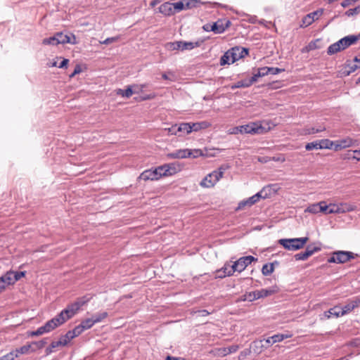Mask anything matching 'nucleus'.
<instances>
[{
    "mask_svg": "<svg viewBox=\"0 0 360 360\" xmlns=\"http://www.w3.org/2000/svg\"><path fill=\"white\" fill-rule=\"evenodd\" d=\"M230 264H225L224 266L217 271L216 272V277L219 278H223L226 276H228V274L226 272H229L230 270Z\"/></svg>",
    "mask_w": 360,
    "mask_h": 360,
    "instance_id": "26",
    "label": "nucleus"
},
{
    "mask_svg": "<svg viewBox=\"0 0 360 360\" xmlns=\"http://www.w3.org/2000/svg\"><path fill=\"white\" fill-rule=\"evenodd\" d=\"M353 141L351 139H345L337 141L335 143V150L345 148L352 146Z\"/></svg>",
    "mask_w": 360,
    "mask_h": 360,
    "instance_id": "22",
    "label": "nucleus"
},
{
    "mask_svg": "<svg viewBox=\"0 0 360 360\" xmlns=\"http://www.w3.org/2000/svg\"><path fill=\"white\" fill-rule=\"evenodd\" d=\"M134 93H135V92H134V90L132 89V86H128L125 90H123L121 89H118L117 94L118 95H121L123 97L129 98L132 96V94Z\"/></svg>",
    "mask_w": 360,
    "mask_h": 360,
    "instance_id": "30",
    "label": "nucleus"
},
{
    "mask_svg": "<svg viewBox=\"0 0 360 360\" xmlns=\"http://www.w3.org/2000/svg\"><path fill=\"white\" fill-rule=\"evenodd\" d=\"M139 178L141 179H143L144 181L147 180H157V177L154 175V174L152 172V169H148L143 172L141 175L139 176Z\"/></svg>",
    "mask_w": 360,
    "mask_h": 360,
    "instance_id": "27",
    "label": "nucleus"
},
{
    "mask_svg": "<svg viewBox=\"0 0 360 360\" xmlns=\"http://www.w3.org/2000/svg\"><path fill=\"white\" fill-rule=\"evenodd\" d=\"M264 341L265 345L262 343V340L254 342L255 347L260 349L259 351H257L258 352H261L263 347L267 348L268 347L274 344L272 343L271 337L268 338L267 339H265Z\"/></svg>",
    "mask_w": 360,
    "mask_h": 360,
    "instance_id": "25",
    "label": "nucleus"
},
{
    "mask_svg": "<svg viewBox=\"0 0 360 360\" xmlns=\"http://www.w3.org/2000/svg\"><path fill=\"white\" fill-rule=\"evenodd\" d=\"M200 0H186L184 1L185 9H191L198 6Z\"/></svg>",
    "mask_w": 360,
    "mask_h": 360,
    "instance_id": "41",
    "label": "nucleus"
},
{
    "mask_svg": "<svg viewBox=\"0 0 360 360\" xmlns=\"http://www.w3.org/2000/svg\"><path fill=\"white\" fill-rule=\"evenodd\" d=\"M46 343L47 342H46V340L44 339V340H41L39 341L33 342L30 345H32V347L34 349H36V350H37V349H42Z\"/></svg>",
    "mask_w": 360,
    "mask_h": 360,
    "instance_id": "48",
    "label": "nucleus"
},
{
    "mask_svg": "<svg viewBox=\"0 0 360 360\" xmlns=\"http://www.w3.org/2000/svg\"><path fill=\"white\" fill-rule=\"evenodd\" d=\"M80 325L82 326L83 329L85 330L91 328L94 325V323L92 319L89 318V319L83 320L81 322Z\"/></svg>",
    "mask_w": 360,
    "mask_h": 360,
    "instance_id": "39",
    "label": "nucleus"
},
{
    "mask_svg": "<svg viewBox=\"0 0 360 360\" xmlns=\"http://www.w3.org/2000/svg\"><path fill=\"white\" fill-rule=\"evenodd\" d=\"M200 46V43L191 42V41H175V42H169L165 45V47L167 50L174 51V50H191L195 47H198Z\"/></svg>",
    "mask_w": 360,
    "mask_h": 360,
    "instance_id": "4",
    "label": "nucleus"
},
{
    "mask_svg": "<svg viewBox=\"0 0 360 360\" xmlns=\"http://www.w3.org/2000/svg\"><path fill=\"white\" fill-rule=\"evenodd\" d=\"M118 40V37H108L107 39H105L104 41H101V43L103 44H110L111 43H113V42H115Z\"/></svg>",
    "mask_w": 360,
    "mask_h": 360,
    "instance_id": "64",
    "label": "nucleus"
},
{
    "mask_svg": "<svg viewBox=\"0 0 360 360\" xmlns=\"http://www.w3.org/2000/svg\"><path fill=\"white\" fill-rule=\"evenodd\" d=\"M267 71H269V74H271V75H277V74H279L282 72L284 71V69H281V68H269V69L267 70Z\"/></svg>",
    "mask_w": 360,
    "mask_h": 360,
    "instance_id": "61",
    "label": "nucleus"
},
{
    "mask_svg": "<svg viewBox=\"0 0 360 360\" xmlns=\"http://www.w3.org/2000/svg\"><path fill=\"white\" fill-rule=\"evenodd\" d=\"M50 345L51 346V347H53L54 349V348L60 347V346H65L66 342L65 340L60 341V340L58 341L52 342Z\"/></svg>",
    "mask_w": 360,
    "mask_h": 360,
    "instance_id": "62",
    "label": "nucleus"
},
{
    "mask_svg": "<svg viewBox=\"0 0 360 360\" xmlns=\"http://www.w3.org/2000/svg\"><path fill=\"white\" fill-rule=\"evenodd\" d=\"M249 86H250V82H248V79H245V80L238 81L236 83H235L234 84H232L231 86V89L232 90H234L235 89H237V88H246V87H249Z\"/></svg>",
    "mask_w": 360,
    "mask_h": 360,
    "instance_id": "33",
    "label": "nucleus"
},
{
    "mask_svg": "<svg viewBox=\"0 0 360 360\" xmlns=\"http://www.w3.org/2000/svg\"><path fill=\"white\" fill-rule=\"evenodd\" d=\"M238 262L236 261L233 264H230V271L229 272H226L228 274V276H232L235 271H238L240 273V269L238 268Z\"/></svg>",
    "mask_w": 360,
    "mask_h": 360,
    "instance_id": "54",
    "label": "nucleus"
},
{
    "mask_svg": "<svg viewBox=\"0 0 360 360\" xmlns=\"http://www.w3.org/2000/svg\"><path fill=\"white\" fill-rule=\"evenodd\" d=\"M359 13H360V5L354 8H350L345 12V15L348 17L356 15Z\"/></svg>",
    "mask_w": 360,
    "mask_h": 360,
    "instance_id": "47",
    "label": "nucleus"
},
{
    "mask_svg": "<svg viewBox=\"0 0 360 360\" xmlns=\"http://www.w3.org/2000/svg\"><path fill=\"white\" fill-rule=\"evenodd\" d=\"M359 36L356 35H348L342 39H340L337 42L330 45L327 50V53L328 55H333L340 52L342 50H345L351 45H353L357 42L359 39Z\"/></svg>",
    "mask_w": 360,
    "mask_h": 360,
    "instance_id": "1",
    "label": "nucleus"
},
{
    "mask_svg": "<svg viewBox=\"0 0 360 360\" xmlns=\"http://www.w3.org/2000/svg\"><path fill=\"white\" fill-rule=\"evenodd\" d=\"M304 212H305L312 213V214H317V213H319V202L310 205L309 206H308L305 209Z\"/></svg>",
    "mask_w": 360,
    "mask_h": 360,
    "instance_id": "43",
    "label": "nucleus"
},
{
    "mask_svg": "<svg viewBox=\"0 0 360 360\" xmlns=\"http://www.w3.org/2000/svg\"><path fill=\"white\" fill-rule=\"evenodd\" d=\"M13 274H14L13 280H15V281H17L20 280L21 278H22L23 276H25V271H15V272L13 271Z\"/></svg>",
    "mask_w": 360,
    "mask_h": 360,
    "instance_id": "63",
    "label": "nucleus"
},
{
    "mask_svg": "<svg viewBox=\"0 0 360 360\" xmlns=\"http://www.w3.org/2000/svg\"><path fill=\"white\" fill-rule=\"evenodd\" d=\"M224 170V169L220 167L210 173L201 181L200 186L205 188L213 187L223 177Z\"/></svg>",
    "mask_w": 360,
    "mask_h": 360,
    "instance_id": "3",
    "label": "nucleus"
},
{
    "mask_svg": "<svg viewBox=\"0 0 360 360\" xmlns=\"http://www.w3.org/2000/svg\"><path fill=\"white\" fill-rule=\"evenodd\" d=\"M58 44H77V39L73 34H63V32H58L56 34Z\"/></svg>",
    "mask_w": 360,
    "mask_h": 360,
    "instance_id": "13",
    "label": "nucleus"
},
{
    "mask_svg": "<svg viewBox=\"0 0 360 360\" xmlns=\"http://www.w3.org/2000/svg\"><path fill=\"white\" fill-rule=\"evenodd\" d=\"M319 212H324L325 214H330L329 205H326V202L321 201L319 202Z\"/></svg>",
    "mask_w": 360,
    "mask_h": 360,
    "instance_id": "46",
    "label": "nucleus"
},
{
    "mask_svg": "<svg viewBox=\"0 0 360 360\" xmlns=\"http://www.w3.org/2000/svg\"><path fill=\"white\" fill-rule=\"evenodd\" d=\"M47 331L46 330L44 326L38 328L36 330L34 331H32L31 333V335L32 336H38V335H43L44 333H46Z\"/></svg>",
    "mask_w": 360,
    "mask_h": 360,
    "instance_id": "55",
    "label": "nucleus"
},
{
    "mask_svg": "<svg viewBox=\"0 0 360 360\" xmlns=\"http://www.w3.org/2000/svg\"><path fill=\"white\" fill-rule=\"evenodd\" d=\"M290 337H291V335L276 334V335H274L273 336H271V338L272 340V343L274 344L276 342H280L283 341L284 339H286V338H288Z\"/></svg>",
    "mask_w": 360,
    "mask_h": 360,
    "instance_id": "35",
    "label": "nucleus"
},
{
    "mask_svg": "<svg viewBox=\"0 0 360 360\" xmlns=\"http://www.w3.org/2000/svg\"><path fill=\"white\" fill-rule=\"evenodd\" d=\"M42 44L44 45H58L56 35L54 34L53 37L44 39Z\"/></svg>",
    "mask_w": 360,
    "mask_h": 360,
    "instance_id": "38",
    "label": "nucleus"
},
{
    "mask_svg": "<svg viewBox=\"0 0 360 360\" xmlns=\"http://www.w3.org/2000/svg\"><path fill=\"white\" fill-rule=\"evenodd\" d=\"M360 302V300H352L347 304H346L345 306H343L341 309V313L340 314L345 315L350 311H352L355 307H356L359 305V303Z\"/></svg>",
    "mask_w": 360,
    "mask_h": 360,
    "instance_id": "19",
    "label": "nucleus"
},
{
    "mask_svg": "<svg viewBox=\"0 0 360 360\" xmlns=\"http://www.w3.org/2000/svg\"><path fill=\"white\" fill-rule=\"evenodd\" d=\"M320 147L321 149L326 148V149H330L333 147L334 143L328 139H322L319 141Z\"/></svg>",
    "mask_w": 360,
    "mask_h": 360,
    "instance_id": "42",
    "label": "nucleus"
},
{
    "mask_svg": "<svg viewBox=\"0 0 360 360\" xmlns=\"http://www.w3.org/2000/svg\"><path fill=\"white\" fill-rule=\"evenodd\" d=\"M308 240V237L282 238L278 243L288 250L295 251L304 248Z\"/></svg>",
    "mask_w": 360,
    "mask_h": 360,
    "instance_id": "2",
    "label": "nucleus"
},
{
    "mask_svg": "<svg viewBox=\"0 0 360 360\" xmlns=\"http://www.w3.org/2000/svg\"><path fill=\"white\" fill-rule=\"evenodd\" d=\"M320 146L321 145L319 143V141H313V142H311V143H308L305 146V148H306L307 150H311L313 149H321Z\"/></svg>",
    "mask_w": 360,
    "mask_h": 360,
    "instance_id": "44",
    "label": "nucleus"
},
{
    "mask_svg": "<svg viewBox=\"0 0 360 360\" xmlns=\"http://www.w3.org/2000/svg\"><path fill=\"white\" fill-rule=\"evenodd\" d=\"M257 260V259L255 257L250 255L242 257L237 260L238 264L236 265L238 266V268L240 269V272H242L249 264Z\"/></svg>",
    "mask_w": 360,
    "mask_h": 360,
    "instance_id": "14",
    "label": "nucleus"
},
{
    "mask_svg": "<svg viewBox=\"0 0 360 360\" xmlns=\"http://www.w3.org/2000/svg\"><path fill=\"white\" fill-rule=\"evenodd\" d=\"M323 9L321 8L319 10H316L314 12H311L307 15H306L302 20V23L300 24L301 27H306L311 24L313 23V22L315 20L319 19V18L323 14Z\"/></svg>",
    "mask_w": 360,
    "mask_h": 360,
    "instance_id": "7",
    "label": "nucleus"
},
{
    "mask_svg": "<svg viewBox=\"0 0 360 360\" xmlns=\"http://www.w3.org/2000/svg\"><path fill=\"white\" fill-rule=\"evenodd\" d=\"M107 316H108V313L106 311H103L101 313H97V314H94L91 316V319L95 324V323L101 322Z\"/></svg>",
    "mask_w": 360,
    "mask_h": 360,
    "instance_id": "31",
    "label": "nucleus"
},
{
    "mask_svg": "<svg viewBox=\"0 0 360 360\" xmlns=\"http://www.w3.org/2000/svg\"><path fill=\"white\" fill-rule=\"evenodd\" d=\"M231 22L229 20L219 19L217 22L212 24V32L214 34L224 33L226 29L231 25Z\"/></svg>",
    "mask_w": 360,
    "mask_h": 360,
    "instance_id": "10",
    "label": "nucleus"
},
{
    "mask_svg": "<svg viewBox=\"0 0 360 360\" xmlns=\"http://www.w3.org/2000/svg\"><path fill=\"white\" fill-rule=\"evenodd\" d=\"M334 255H337V260L338 264H344L347 262L352 259H354L357 257V254H355L350 251L338 250L334 252Z\"/></svg>",
    "mask_w": 360,
    "mask_h": 360,
    "instance_id": "11",
    "label": "nucleus"
},
{
    "mask_svg": "<svg viewBox=\"0 0 360 360\" xmlns=\"http://www.w3.org/2000/svg\"><path fill=\"white\" fill-rule=\"evenodd\" d=\"M165 130L167 131L168 134L177 136L176 124L172 125L171 127L165 129Z\"/></svg>",
    "mask_w": 360,
    "mask_h": 360,
    "instance_id": "59",
    "label": "nucleus"
},
{
    "mask_svg": "<svg viewBox=\"0 0 360 360\" xmlns=\"http://www.w3.org/2000/svg\"><path fill=\"white\" fill-rule=\"evenodd\" d=\"M44 326L46 330L47 331V333H49L56 328L53 321H51V320L46 322V323L44 325Z\"/></svg>",
    "mask_w": 360,
    "mask_h": 360,
    "instance_id": "57",
    "label": "nucleus"
},
{
    "mask_svg": "<svg viewBox=\"0 0 360 360\" xmlns=\"http://www.w3.org/2000/svg\"><path fill=\"white\" fill-rule=\"evenodd\" d=\"M74 338V335H72L71 330H69L66 333V334L60 338V341H65L66 345L72 340Z\"/></svg>",
    "mask_w": 360,
    "mask_h": 360,
    "instance_id": "52",
    "label": "nucleus"
},
{
    "mask_svg": "<svg viewBox=\"0 0 360 360\" xmlns=\"http://www.w3.org/2000/svg\"><path fill=\"white\" fill-rule=\"evenodd\" d=\"M229 51H231V56L232 57V62L233 63L244 58L249 52L248 49L240 46L233 47L229 49Z\"/></svg>",
    "mask_w": 360,
    "mask_h": 360,
    "instance_id": "12",
    "label": "nucleus"
},
{
    "mask_svg": "<svg viewBox=\"0 0 360 360\" xmlns=\"http://www.w3.org/2000/svg\"><path fill=\"white\" fill-rule=\"evenodd\" d=\"M176 127L177 136L180 137L191 134L189 122H182L180 124H176Z\"/></svg>",
    "mask_w": 360,
    "mask_h": 360,
    "instance_id": "18",
    "label": "nucleus"
},
{
    "mask_svg": "<svg viewBox=\"0 0 360 360\" xmlns=\"http://www.w3.org/2000/svg\"><path fill=\"white\" fill-rule=\"evenodd\" d=\"M329 212L330 214H339L341 213L340 208L339 207V204H330L329 205Z\"/></svg>",
    "mask_w": 360,
    "mask_h": 360,
    "instance_id": "49",
    "label": "nucleus"
},
{
    "mask_svg": "<svg viewBox=\"0 0 360 360\" xmlns=\"http://www.w3.org/2000/svg\"><path fill=\"white\" fill-rule=\"evenodd\" d=\"M60 313L62 314V316L64 317L65 322L75 316V314H73V313H72L67 307H65Z\"/></svg>",
    "mask_w": 360,
    "mask_h": 360,
    "instance_id": "45",
    "label": "nucleus"
},
{
    "mask_svg": "<svg viewBox=\"0 0 360 360\" xmlns=\"http://www.w3.org/2000/svg\"><path fill=\"white\" fill-rule=\"evenodd\" d=\"M186 0H181V1H179L178 2H176V3H172L173 4V9L174 11V13L176 12H179L184 9H185V5H184V1Z\"/></svg>",
    "mask_w": 360,
    "mask_h": 360,
    "instance_id": "40",
    "label": "nucleus"
},
{
    "mask_svg": "<svg viewBox=\"0 0 360 360\" xmlns=\"http://www.w3.org/2000/svg\"><path fill=\"white\" fill-rule=\"evenodd\" d=\"M14 351L17 355V357H18L20 354H27L30 352H35L36 349L32 347V345L29 344L14 349Z\"/></svg>",
    "mask_w": 360,
    "mask_h": 360,
    "instance_id": "20",
    "label": "nucleus"
},
{
    "mask_svg": "<svg viewBox=\"0 0 360 360\" xmlns=\"http://www.w3.org/2000/svg\"><path fill=\"white\" fill-rule=\"evenodd\" d=\"M347 67L349 68V70L347 71V75L354 72L357 68H360V65H356L354 61L349 63L347 65Z\"/></svg>",
    "mask_w": 360,
    "mask_h": 360,
    "instance_id": "58",
    "label": "nucleus"
},
{
    "mask_svg": "<svg viewBox=\"0 0 360 360\" xmlns=\"http://www.w3.org/2000/svg\"><path fill=\"white\" fill-rule=\"evenodd\" d=\"M190 124V132L198 131L201 129H205L211 126V124L207 121H202L199 122H189Z\"/></svg>",
    "mask_w": 360,
    "mask_h": 360,
    "instance_id": "17",
    "label": "nucleus"
},
{
    "mask_svg": "<svg viewBox=\"0 0 360 360\" xmlns=\"http://www.w3.org/2000/svg\"><path fill=\"white\" fill-rule=\"evenodd\" d=\"M164 165L165 171H166L165 172V174H166V176H172L175 174L178 171V169L174 164H165Z\"/></svg>",
    "mask_w": 360,
    "mask_h": 360,
    "instance_id": "28",
    "label": "nucleus"
},
{
    "mask_svg": "<svg viewBox=\"0 0 360 360\" xmlns=\"http://www.w3.org/2000/svg\"><path fill=\"white\" fill-rule=\"evenodd\" d=\"M321 250L320 246L308 245L304 252H299L295 255L296 260L304 261L315 252H319Z\"/></svg>",
    "mask_w": 360,
    "mask_h": 360,
    "instance_id": "9",
    "label": "nucleus"
},
{
    "mask_svg": "<svg viewBox=\"0 0 360 360\" xmlns=\"http://www.w3.org/2000/svg\"><path fill=\"white\" fill-rule=\"evenodd\" d=\"M159 12L162 14L167 16H170L174 14L173 9V4L169 1L165 2L158 8Z\"/></svg>",
    "mask_w": 360,
    "mask_h": 360,
    "instance_id": "15",
    "label": "nucleus"
},
{
    "mask_svg": "<svg viewBox=\"0 0 360 360\" xmlns=\"http://www.w3.org/2000/svg\"><path fill=\"white\" fill-rule=\"evenodd\" d=\"M257 202V201L255 200V198L252 195V196L248 198V199L240 202L236 210H242L245 206L251 207L252 205L255 204Z\"/></svg>",
    "mask_w": 360,
    "mask_h": 360,
    "instance_id": "24",
    "label": "nucleus"
},
{
    "mask_svg": "<svg viewBox=\"0 0 360 360\" xmlns=\"http://www.w3.org/2000/svg\"><path fill=\"white\" fill-rule=\"evenodd\" d=\"M51 321H53L56 328L65 323V319L63 316H62V314H60V313H59L54 318L51 319Z\"/></svg>",
    "mask_w": 360,
    "mask_h": 360,
    "instance_id": "37",
    "label": "nucleus"
},
{
    "mask_svg": "<svg viewBox=\"0 0 360 360\" xmlns=\"http://www.w3.org/2000/svg\"><path fill=\"white\" fill-rule=\"evenodd\" d=\"M326 129L323 127H319L318 128L316 127H311L307 129V133L309 134H314L319 132L323 131Z\"/></svg>",
    "mask_w": 360,
    "mask_h": 360,
    "instance_id": "53",
    "label": "nucleus"
},
{
    "mask_svg": "<svg viewBox=\"0 0 360 360\" xmlns=\"http://www.w3.org/2000/svg\"><path fill=\"white\" fill-rule=\"evenodd\" d=\"M340 313H341L340 307L336 306V307H334L330 309L328 311H326L324 313V316L327 319H329L331 316L339 317L340 316H342V314H340Z\"/></svg>",
    "mask_w": 360,
    "mask_h": 360,
    "instance_id": "23",
    "label": "nucleus"
},
{
    "mask_svg": "<svg viewBox=\"0 0 360 360\" xmlns=\"http://www.w3.org/2000/svg\"><path fill=\"white\" fill-rule=\"evenodd\" d=\"M15 358H17V355L14 350H12L9 353L6 354V355L3 356L0 360H14Z\"/></svg>",
    "mask_w": 360,
    "mask_h": 360,
    "instance_id": "51",
    "label": "nucleus"
},
{
    "mask_svg": "<svg viewBox=\"0 0 360 360\" xmlns=\"http://www.w3.org/2000/svg\"><path fill=\"white\" fill-rule=\"evenodd\" d=\"M83 331H84V330L80 324L77 326L73 330H71L72 335H74V338L79 335Z\"/></svg>",
    "mask_w": 360,
    "mask_h": 360,
    "instance_id": "56",
    "label": "nucleus"
},
{
    "mask_svg": "<svg viewBox=\"0 0 360 360\" xmlns=\"http://www.w3.org/2000/svg\"><path fill=\"white\" fill-rule=\"evenodd\" d=\"M190 153L191 157L193 158L203 155V153L200 149L190 150Z\"/></svg>",
    "mask_w": 360,
    "mask_h": 360,
    "instance_id": "60",
    "label": "nucleus"
},
{
    "mask_svg": "<svg viewBox=\"0 0 360 360\" xmlns=\"http://www.w3.org/2000/svg\"><path fill=\"white\" fill-rule=\"evenodd\" d=\"M274 292L275 290L272 289H262L259 290H255L245 293L243 295L242 300H248L249 302H252L259 298H263L271 295Z\"/></svg>",
    "mask_w": 360,
    "mask_h": 360,
    "instance_id": "5",
    "label": "nucleus"
},
{
    "mask_svg": "<svg viewBox=\"0 0 360 360\" xmlns=\"http://www.w3.org/2000/svg\"><path fill=\"white\" fill-rule=\"evenodd\" d=\"M233 63L232 62V57L231 56V51L228 50L221 57L220 59V65H230Z\"/></svg>",
    "mask_w": 360,
    "mask_h": 360,
    "instance_id": "29",
    "label": "nucleus"
},
{
    "mask_svg": "<svg viewBox=\"0 0 360 360\" xmlns=\"http://www.w3.org/2000/svg\"><path fill=\"white\" fill-rule=\"evenodd\" d=\"M274 270V264L272 263L266 264L262 266V272L263 275L269 276L273 273Z\"/></svg>",
    "mask_w": 360,
    "mask_h": 360,
    "instance_id": "36",
    "label": "nucleus"
},
{
    "mask_svg": "<svg viewBox=\"0 0 360 360\" xmlns=\"http://www.w3.org/2000/svg\"><path fill=\"white\" fill-rule=\"evenodd\" d=\"M240 129H242L243 134H263L265 131V128L257 123H250L242 125L240 126Z\"/></svg>",
    "mask_w": 360,
    "mask_h": 360,
    "instance_id": "6",
    "label": "nucleus"
},
{
    "mask_svg": "<svg viewBox=\"0 0 360 360\" xmlns=\"http://www.w3.org/2000/svg\"><path fill=\"white\" fill-rule=\"evenodd\" d=\"M89 301V298L87 297H81L77 298L74 302L68 304L66 307L70 309V311L73 313V314L76 315L81 309V308Z\"/></svg>",
    "mask_w": 360,
    "mask_h": 360,
    "instance_id": "8",
    "label": "nucleus"
},
{
    "mask_svg": "<svg viewBox=\"0 0 360 360\" xmlns=\"http://www.w3.org/2000/svg\"><path fill=\"white\" fill-rule=\"evenodd\" d=\"M348 158L355 159L358 161L360 160V150H353L349 151L347 154Z\"/></svg>",
    "mask_w": 360,
    "mask_h": 360,
    "instance_id": "50",
    "label": "nucleus"
},
{
    "mask_svg": "<svg viewBox=\"0 0 360 360\" xmlns=\"http://www.w3.org/2000/svg\"><path fill=\"white\" fill-rule=\"evenodd\" d=\"M13 271L7 272L5 275L2 276L1 278L4 281L6 285L14 283L15 281L13 280Z\"/></svg>",
    "mask_w": 360,
    "mask_h": 360,
    "instance_id": "32",
    "label": "nucleus"
},
{
    "mask_svg": "<svg viewBox=\"0 0 360 360\" xmlns=\"http://www.w3.org/2000/svg\"><path fill=\"white\" fill-rule=\"evenodd\" d=\"M271 191V186L264 187L259 192L255 194L253 196L255 200L258 202L260 198L265 199L269 197Z\"/></svg>",
    "mask_w": 360,
    "mask_h": 360,
    "instance_id": "21",
    "label": "nucleus"
},
{
    "mask_svg": "<svg viewBox=\"0 0 360 360\" xmlns=\"http://www.w3.org/2000/svg\"><path fill=\"white\" fill-rule=\"evenodd\" d=\"M167 156L170 158H191L190 149H179L169 153Z\"/></svg>",
    "mask_w": 360,
    "mask_h": 360,
    "instance_id": "16",
    "label": "nucleus"
},
{
    "mask_svg": "<svg viewBox=\"0 0 360 360\" xmlns=\"http://www.w3.org/2000/svg\"><path fill=\"white\" fill-rule=\"evenodd\" d=\"M339 207L340 208L341 213L354 211L356 208L355 205L348 203H340L339 204Z\"/></svg>",
    "mask_w": 360,
    "mask_h": 360,
    "instance_id": "34",
    "label": "nucleus"
}]
</instances>
